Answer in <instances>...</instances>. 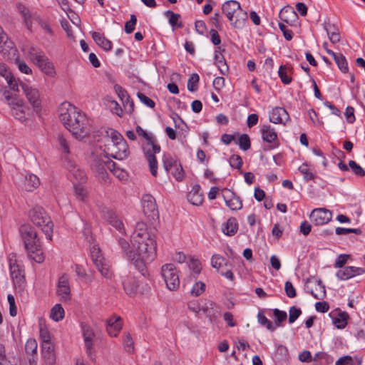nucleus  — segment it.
<instances>
[{
    "label": "nucleus",
    "instance_id": "5",
    "mask_svg": "<svg viewBox=\"0 0 365 365\" xmlns=\"http://www.w3.org/2000/svg\"><path fill=\"white\" fill-rule=\"evenodd\" d=\"M29 217L35 225L41 227L46 237L51 240L53 224L43 208L40 206L34 207L30 210Z\"/></svg>",
    "mask_w": 365,
    "mask_h": 365
},
{
    "label": "nucleus",
    "instance_id": "60",
    "mask_svg": "<svg viewBox=\"0 0 365 365\" xmlns=\"http://www.w3.org/2000/svg\"><path fill=\"white\" fill-rule=\"evenodd\" d=\"M335 232H336V234L338 235H346L349 233H355L356 235H361L362 232L360 229L344 228V227H336Z\"/></svg>",
    "mask_w": 365,
    "mask_h": 365
},
{
    "label": "nucleus",
    "instance_id": "50",
    "mask_svg": "<svg viewBox=\"0 0 365 365\" xmlns=\"http://www.w3.org/2000/svg\"><path fill=\"white\" fill-rule=\"evenodd\" d=\"M9 61H14L18 66L19 71L26 74H31L32 73L31 69L28 66V65L19 60V52L17 51V58L16 59H9Z\"/></svg>",
    "mask_w": 365,
    "mask_h": 365
},
{
    "label": "nucleus",
    "instance_id": "57",
    "mask_svg": "<svg viewBox=\"0 0 365 365\" xmlns=\"http://www.w3.org/2000/svg\"><path fill=\"white\" fill-rule=\"evenodd\" d=\"M107 135L109 136L113 143L115 145L118 141H121V140H123V135L118 133V131L113 130V129H109L106 131Z\"/></svg>",
    "mask_w": 365,
    "mask_h": 365
},
{
    "label": "nucleus",
    "instance_id": "4",
    "mask_svg": "<svg viewBox=\"0 0 365 365\" xmlns=\"http://www.w3.org/2000/svg\"><path fill=\"white\" fill-rule=\"evenodd\" d=\"M24 52L30 60L37 66L46 75L53 77L56 74L53 63L39 48L30 46L23 48Z\"/></svg>",
    "mask_w": 365,
    "mask_h": 365
},
{
    "label": "nucleus",
    "instance_id": "1",
    "mask_svg": "<svg viewBox=\"0 0 365 365\" xmlns=\"http://www.w3.org/2000/svg\"><path fill=\"white\" fill-rule=\"evenodd\" d=\"M133 251L128 254L130 260L143 276L148 275L147 264L156 257V242L148 233L138 232L132 237Z\"/></svg>",
    "mask_w": 365,
    "mask_h": 365
},
{
    "label": "nucleus",
    "instance_id": "52",
    "mask_svg": "<svg viewBox=\"0 0 365 365\" xmlns=\"http://www.w3.org/2000/svg\"><path fill=\"white\" fill-rule=\"evenodd\" d=\"M349 166L350 167L352 172L356 175H357L359 177H364L365 175L364 170L359 165H358L355 161L349 160Z\"/></svg>",
    "mask_w": 365,
    "mask_h": 365
},
{
    "label": "nucleus",
    "instance_id": "12",
    "mask_svg": "<svg viewBox=\"0 0 365 365\" xmlns=\"http://www.w3.org/2000/svg\"><path fill=\"white\" fill-rule=\"evenodd\" d=\"M0 53L5 59H16L17 48L14 43L9 40L6 34L0 26Z\"/></svg>",
    "mask_w": 365,
    "mask_h": 365
},
{
    "label": "nucleus",
    "instance_id": "42",
    "mask_svg": "<svg viewBox=\"0 0 365 365\" xmlns=\"http://www.w3.org/2000/svg\"><path fill=\"white\" fill-rule=\"evenodd\" d=\"M205 291V284L201 281L196 282L192 286L190 294L194 297L200 296Z\"/></svg>",
    "mask_w": 365,
    "mask_h": 365
},
{
    "label": "nucleus",
    "instance_id": "8",
    "mask_svg": "<svg viewBox=\"0 0 365 365\" xmlns=\"http://www.w3.org/2000/svg\"><path fill=\"white\" fill-rule=\"evenodd\" d=\"M222 12L226 15L229 21L231 22V24L235 28H242L244 21L247 19V12L243 13V17L242 21H240V19H236L233 21L234 14L235 13L240 11L242 12V9L240 4L235 0H230L225 1L222 6Z\"/></svg>",
    "mask_w": 365,
    "mask_h": 365
},
{
    "label": "nucleus",
    "instance_id": "49",
    "mask_svg": "<svg viewBox=\"0 0 365 365\" xmlns=\"http://www.w3.org/2000/svg\"><path fill=\"white\" fill-rule=\"evenodd\" d=\"M34 19L46 33L50 35L53 34V31L46 20L42 19L40 16H34Z\"/></svg>",
    "mask_w": 365,
    "mask_h": 365
},
{
    "label": "nucleus",
    "instance_id": "58",
    "mask_svg": "<svg viewBox=\"0 0 365 365\" xmlns=\"http://www.w3.org/2000/svg\"><path fill=\"white\" fill-rule=\"evenodd\" d=\"M137 96L139 98V100L140 101V102L143 103L146 106H148L150 108H153L155 107V102L151 98L146 96L145 94H143L140 92H138L137 93Z\"/></svg>",
    "mask_w": 365,
    "mask_h": 365
},
{
    "label": "nucleus",
    "instance_id": "19",
    "mask_svg": "<svg viewBox=\"0 0 365 365\" xmlns=\"http://www.w3.org/2000/svg\"><path fill=\"white\" fill-rule=\"evenodd\" d=\"M83 336L85 342L86 353L91 359H94V350L93 347V339L95 334L91 327L88 324L82 325Z\"/></svg>",
    "mask_w": 365,
    "mask_h": 365
},
{
    "label": "nucleus",
    "instance_id": "28",
    "mask_svg": "<svg viewBox=\"0 0 365 365\" xmlns=\"http://www.w3.org/2000/svg\"><path fill=\"white\" fill-rule=\"evenodd\" d=\"M42 356L45 362L48 365H53L56 361L54 348L51 343L42 344Z\"/></svg>",
    "mask_w": 365,
    "mask_h": 365
},
{
    "label": "nucleus",
    "instance_id": "55",
    "mask_svg": "<svg viewBox=\"0 0 365 365\" xmlns=\"http://www.w3.org/2000/svg\"><path fill=\"white\" fill-rule=\"evenodd\" d=\"M114 91L122 102H124V101H128V99L130 98L126 90L118 84L114 86Z\"/></svg>",
    "mask_w": 365,
    "mask_h": 365
},
{
    "label": "nucleus",
    "instance_id": "56",
    "mask_svg": "<svg viewBox=\"0 0 365 365\" xmlns=\"http://www.w3.org/2000/svg\"><path fill=\"white\" fill-rule=\"evenodd\" d=\"M137 23V18L135 15H130V21H126L125 24V32L126 34H131L134 29Z\"/></svg>",
    "mask_w": 365,
    "mask_h": 365
},
{
    "label": "nucleus",
    "instance_id": "15",
    "mask_svg": "<svg viewBox=\"0 0 365 365\" xmlns=\"http://www.w3.org/2000/svg\"><path fill=\"white\" fill-rule=\"evenodd\" d=\"M56 294L61 301L67 302L71 299V287L67 274H63L58 278Z\"/></svg>",
    "mask_w": 365,
    "mask_h": 365
},
{
    "label": "nucleus",
    "instance_id": "6",
    "mask_svg": "<svg viewBox=\"0 0 365 365\" xmlns=\"http://www.w3.org/2000/svg\"><path fill=\"white\" fill-rule=\"evenodd\" d=\"M2 96L11 108L12 115L21 122H24L26 117L23 100L16 95L13 96L6 88L2 91Z\"/></svg>",
    "mask_w": 365,
    "mask_h": 365
},
{
    "label": "nucleus",
    "instance_id": "48",
    "mask_svg": "<svg viewBox=\"0 0 365 365\" xmlns=\"http://www.w3.org/2000/svg\"><path fill=\"white\" fill-rule=\"evenodd\" d=\"M37 342L34 339H29L25 344V351L28 354H36Z\"/></svg>",
    "mask_w": 365,
    "mask_h": 365
},
{
    "label": "nucleus",
    "instance_id": "25",
    "mask_svg": "<svg viewBox=\"0 0 365 365\" xmlns=\"http://www.w3.org/2000/svg\"><path fill=\"white\" fill-rule=\"evenodd\" d=\"M106 156H96L94 158L92 163L91 168L96 171L98 175H101L103 179L106 180V178L108 176L106 172Z\"/></svg>",
    "mask_w": 365,
    "mask_h": 365
},
{
    "label": "nucleus",
    "instance_id": "47",
    "mask_svg": "<svg viewBox=\"0 0 365 365\" xmlns=\"http://www.w3.org/2000/svg\"><path fill=\"white\" fill-rule=\"evenodd\" d=\"M230 165L232 168L240 170L243 165L242 158L239 155H232L229 160Z\"/></svg>",
    "mask_w": 365,
    "mask_h": 365
},
{
    "label": "nucleus",
    "instance_id": "46",
    "mask_svg": "<svg viewBox=\"0 0 365 365\" xmlns=\"http://www.w3.org/2000/svg\"><path fill=\"white\" fill-rule=\"evenodd\" d=\"M199 80L200 77L198 74H192L187 82V89L191 92L196 91L197 90V83L199 82Z\"/></svg>",
    "mask_w": 365,
    "mask_h": 365
},
{
    "label": "nucleus",
    "instance_id": "35",
    "mask_svg": "<svg viewBox=\"0 0 365 365\" xmlns=\"http://www.w3.org/2000/svg\"><path fill=\"white\" fill-rule=\"evenodd\" d=\"M220 48L219 47L215 51V63L217 66L220 73L222 75H227L229 71V68H228V66L226 63V61H225L224 56L222 55L221 52L218 50Z\"/></svg>",
    "mask_w": 365,
    "mask_h": 365
},
{
    "label": "nucleus",
    "instance_id": "21",
    "mask_svg": "<svg viewBox=\"0 0 365 365\" xmlns=\"http://www.w3.org/2000/svg\"><path fill=\"white\" fill-rule=\"evenodd\" d=\"M365 273V269L354 266H348L343 269L336 272V276L340 280H347L357 275H361Z\"/></svg>",
    "mask_w": 365,
    "mask_h": 365
},
{
    "label": "nucleus",
    "instance_id": "3",
    "mask_svg": "<svg viewBox=\"0 0 365 365\" xmlns=\"http://www.w3.org/2000/svg\"><path fill=\"white\" fill-rule=\"evenodd\" d=\"M19 233L28 257L37 263L43 262L41 243L36 230L31 225L25 224L20 227Z\"/></svg>",
    "mask_w": 365,
    "mask_h": 365
},
{
    "label": "nucleus",
    "instance_id": "45",
    "mask_svg": "<svg viewBox=\"0 0 365 365\" xmlns=\"http://www.w3.org/2000/svg\"><path fill=\"white\" fill-rule=\"evenodd\" d=\"M299 171L303 175V178L306 181L314 180L315 175L309 171L307 164L304 163L299 167Z\"/></svg>",
    "mask_w": 365,
    "mask_h": 365
},
{
    "label": "nucleus",
    "instance_id": "33",
    "mask_svg": "<svg viewBox=\"0 0 365 365\" xmlns=\"http://www.w3.org/2000/svg\"><path fill=\"white\" fill-rule=\"evenodd\" d=\"M292 70L293 68L289 64L279 66L278 75L283 83L288 85L292 82V79L290 74L292 73Z\"/></svg>",
    "mask_w": 365,
    "mask_h": 365
},
{
    "label": "nucleus",
    "instance_id": "61",
    "mask_svg": "<svg viewBox=\"0 0 365 365\" xmlns=\"http://www.w3.org/2000/svg\"><path fill=\"white\" fill-rule=\"evenodd\" d=\"M317 284L319 286V291H320V294H317L316 293H314L313 291L311 292V294L315 298V299H322L325 297L326 296V289H325V286L324 284H323V282H322L321 279H319L317 281Z\"/></svg>",
    "mask_w": 365,
    "mask_h": 365
},
{
    "label": "nucleus",
    "instance_id": "64",
    "mask_svg": "<svg viewBox=\"0 0 365 365\" xmlns=\"http://www.w3.org/2000/svg\"><path fill=\"white\" fill-rule=\"evenodd\" d=\"M279 28L283 33V36L287 41H291L293 38V32L289 30L283 23H279Z\"/></svg>",
    "mask_w": 365,
    "mask_h": 365
},
{
    "label": "nucleus",
    "instance_id": "27",
    "mask_svg": "<svg viewBox=\"0 0 365 365\" xmlns=\"http://www.w3.org/2000/svg\"><path fill=\"white\" fill-rule=\"evenodd\" d=\"M262 138L264 141L268 143H273L274 147L278 145L277 134L274 129L269 125H264L261 128Z\"/></svg>",
    "mask_w": 365,
    "mask_h": 365
},
{
    "label": "nucleus",
    "instance_id": "32",
    "mask_svg": "<svg viewBox=\"0 0 365 365\" xmlns=\"http://www.w3.org/2000/svg\"><path fill=\"white\" fill-rule=\"evenodd\" d=\"M123 289L127 294L133 296L135 294L138 285L134 277L128 276L123 281Z\"/></svg>",
    "mask_w": 365,
    "mask_h": 365
},
{
    "label": "nucleus",
    "instance_id": "22",
    "mask_svg": "<svg viewBox=\"0 0 365 365\" xmlns=\"http://www.w3.org/2000/svg\"><path fill=\"white\" fill-rule=\"evenodd\" d=\"M329 316L332 319V323L337 329H344L347 325L349 314L346 312L336 309L331 312Z\"/></svg>",
    "mask_w": 365,
    "mask_h": 365
},
{
    "label": "nucleus",
    "instance_id": "9",
    "mask_svg": "<svg viewBox=\"0 0 365 365\" xmlns=\"http://www.w3.org/2000/svg\"><path fill=\"white\" fill-rule=\"evenodd\" d=\"M161 274L170 291L177 290L180 287L178 271L173 264H165L161 267Z\"/></svg>",
    "mask_w": 365,
    "mask_h": 365
},
{
    "label": "nucleus",
    "instance_id": "37",
    "mask_svg": "<svg viewBox=\"0 0 365 365\" xmlns=\"http://www.w3.org/2000/svg\"><path fill=\"white\" fill-rule=\"evenodd\" d=\"M40 185V180L39 178L34 175V174H29L26 176L25 178V189L27 191H32L34 189L38 187Z\"/></svg>",
    "mask_w": 365,
    "mask_h": 365
},
{
    "label": "nucleus",
    "instance_id": "43",
    "mask_svg": "<svg viewBox=\"0 0 365 365\" xmlns=\"http://www.w3.org/2000/svg\"><path fill=\"white\" fill-rule=\"evenodd\" d=\"M238 144L242 150H247L251 147V143L250 137L247 134H242L240 136L238 140Z\"/></svg>",
    "mask_w": 365,
    "mask_h": 365
},
{
    "label": "nucleus",
    "instance_id": "30",
    "mask_svg": "<svg viewBox=\"0 0 365 365\" xmlns=\"http://www.w3.org/2000/svg\"><path fill=\"white\" fill-rule=\"evenodd\" d=\"M69 163L70 165H68V169L75 180L79 184L86 182L87 177L85 171L79 168L76 165L72 163Z\"/></svg>",
    "mask_w": 365,
    "mask_h": 365
},
{
    "label": "nucleus",
    "instance_id": "16",
    "mask_svg": "<svg viewBox=\"0 0 365 365\" xmlns=\"http://www.w3.org/2000/svg\"><path fill=\"white\" fill-rule=\"evenodd\" d=\"M222 197L225 204L232 210H239L242 207V202L240 197L231 190L224 188L222 190Z\"/></svg>",
    "mask_w": 365,
    "mask_h": 365
},
{
    "label": "nucleus",
    "instance_id": "2",
    "mask_svg": "<svg viewBox=\"0 0 365 365\" xmlns=\"http://www.w3.org/2000/svg\"><path fill=\"white\" fill-rule=\"evenodd\" d=\"M59 119L77 139H83L90 133V123L87 116L73 105H62Z\"/></svg>",
    "mask_w": 365,
    "mask_h": 365
},
{
    "label": "nucleus",
    "instance_id": "44",
    "mask_svg": "<svg viewBox=\"0 0 365 365\" xmlns=\"http://www.w3.org/2000/svg\"><path fill=\"white\" fill-rule=\"evenodd\" d=\"M165 16L169 19V23L172 26H178V27H182V25L181 23L178 24V21L180 18V15L178 14H175L174 12L168 10L165 11Z\"/></svg>",
    "mask_w": 365,
    "mask_h": 365
},
{
    "label": "nucleus",
    "instance_id": "14",
    "mask_svg": "<svg viewBox=\"0 0 365 365\" xmlns=\"http://www.w3.org/2000/svg\"><path fill=\"white\" fill-rule=\"evenodd\" d=\"M141 204L143 211L145 215L152 218L158 216L159 213L157 204L153 195L150 194H144L142 196Z\"/></svg>",
    "mask_w": 365,
    "mask_h": 365
},
{
    "label": "nucleus",
    "instance_id": "20",
    "mask_svg": "<svg viewBox=\"0 0 365 365\" xmlns=\"http://www.w3.org/2000/svg\"><path fill=\"white\" fill-rule=\"evenodd\" d=\"M9 269L11 277L15 285L19 284L21 286L24 282V269L23 267L19 264L16 260H9Z\"/></svg>",
    "mask_w": 365,
    "mask_h": 365
},
{
    "label": "nucleus",
    "instance_id": "23",
    "mask_svg": "<svg viewBox=\"0 0 365 365\" xmlns=\"http://www.w3.org/2000/svg\"><path fill=\"white\" fill-rule=\"evenodd\" d=\"M122 329L121 318L113 315L106 320V329L110 336H118Z\"/></svg>",
    "mask_w": 365,
    "mask_h": 365
},
{
    "label": "nucleus",
    "instance_id": "39",
    "mask_svg": "<svg viewBox=\"0 0 365 365\" xmlns=\"http://www.w3.org/2000/svg\"><path fill=\"white\" fill-rule=\"evenodd\" d=\"M257 319H258V322L262 325V326H264L266 327V328L271 331H274L275 330V327L274 325L272 324V322L271 321H269L266 317L265 315L264 314V313L262 312H258V314H257Z\"/></svg>",
    "mask_w": 365,
    "mask_h": 365
},
{
    "label": "nucleus",
    "instance_id": "17",
    "mask_svg": "<svg viewBox=\"0 0 365 365\" xmlns=\"http://www.w3.org/2000/svg\"><path fill=\"white\" fill-rule=\"evenodd\" d=\"M101 215L106 221H107L120 233H125L122 221L118 219V216L112 210L108 207L103 208L101 210Z\"/></svg>",
    "mask_w": 365,
    "mask_h": 365
},
{
    "label": "nucleus",
    "instance_id": "7",
    "mask_svg": "<svg viewBox=\"0 0 365 365\" xmlns=\"http://www.w3.org/2000/svg\"><path fill=\"white\" fill-rule=\"evenodd\" d=\"M160 150V146L155 138L149 139L143 145V153L148 162L150 173L154 177H156L158 173V162L155 154L159 153Z\"/></svg>",
    "mask_w": 365,
    "mask_h": 365
},
{
    "label": "nucleus",
    "instance_id": "29",
    "mask_svg": "<svg viewBox=\"0 0 365 365\" xmlns=\"http://www.w3.org/2000/svg\"><path fill=\"white\" fill-rule=\"evenodd\" d=\"M91 36L93 41L104 51H109L112 48V42L106 38L104 34L96 31H92Z\"/></svg>",
    "mask_w": 365,
    "mask_h": 365
},
{
    "label": "nucleus",
    "instance_id": "53",
    "mask_svg": "<svg viewBox=\"0 0 365 365\" xmlns=\"http://www.w3.org/2000/svg\"><path fill=\"white\" fill-rule=\"evenodd\" d=\"M301 314L302 311L299 308L294 306L291 307L289 310V322L290 324L294 323Z\"/></svg>",
    "mask_w": 365,
    "mask_h": 365
},
{
    "label": "nucleus",
    "instance_id": "24",
    "mask_svg": "<svg viewBox=\"0 0 365 365\" xmlns=\"http://www.w3.org/2000/svg\"><path fill=\"white\" fill-rule=\"evenodd\" d=\"M289 119L287 111L282 107H276L269 114V120L273 123L284 124Z\"/></svg>",
    "mask_w": 365,
    "mask_h": 365
},
{
    "label": "nucleus",
    "instance_id": "40",
    "mask_svg": "<svg viewBox=\"0 0 365 365\" xmlns=\"http://www.w3.org/2000/svg\"><path fill=\"white\" fill-rule=\"evenodd\" d=\"M334 61L339 68V70L343 73H347L349 71L348 63L346 61V59L345 56L339 53L336 57L334 58Z\"/></svg>",
    "mask_w": 365,
    "mask_h": 365
},
{
    "label": "nucleus",
    "instance_id": "62",
    "mask_svg": "<svg viewBox=\"0 0 365 365\" xmlns=\"http://www.w3.org/2000/svg\"><path fill=\"white\" fill-rule=\"evenodd\" d=\"M284 290L287 296L289 298H294L297 295L296 289L294 287L292 283L289 281H287L285 282Z\"/></svg>",
    "mask_w": 365,
    "mask_h": 365
},
{
    "label": "nucleus",
    "instance_id": "54",
    "mask_svg": "<svg viewBox=\"0 0 365 365\" xmlns=\"http://www.w3.org/2000/svg\"><path fill=\"white\" fill-rule=\"evenodd\" d=\"M58 143L60 147V149L63 153L66 154L70 153V146L68 140L62 135H58Z\"/></svg>",
    "mask_w": 365,
    "mask_h": 365
},
{
    "label": "nucleus",
    "instance_id": "38",
    "mask_svg": "<svg viewBox=\"0 0 365 365\" xmlns=\"http://www.w3.org/2000/svg\"><path fill=\"white\" fill-rule=\"evenodd\" d=\"M64 309L61 304H56L51 309L50 317L55 322H59L64 317Z\"/></svg>",
    "mask_w": 365,
    "mask_h": 365
},
{
    "label": "nucleus",
    "instance_id": "51",
    "mask_svg": "<svg viewBox=\"0 0 365 365\" xmlns=\"http://www.w3.org/2000/svg\"><path fill=\"white\" fill-rule=\"evenodd\" d=\"M118 241V245H120V247L122 250V252L124 253L126 258L128 259V254L129 252H133V247H131L129 242L123 238L119 237Z\"/></svg>",
    "mask_w": 365,
    "mask_h": 365
},
{
    "label": "nucleus",
    "instance_id": "59",
    "mask_svg": "<svg viewBox=\"0 0 365 365\" xmlns=\"http://www.w3.org/2000/svg\"><path fill=\"white\" fill-rule=\"evenodd\" d=\"M188 267L195 274H198L202 269L201 264L198 259H190L188 262Z\"/></svg>",
    "mask_w": 365,
    "mask_h": 365
},
{
    "label": "nucleus",
    "instance_id": "10",
    "mask_svg": "<svg viewBox=\"0 0 365 365\" xmlns=\"http://www.w3.org/2000/svg\"><path fill=\"white\" fill-rule=\"evenodd\" d=\"M91 255L96 268L102 276L106 279H110L113 276V272L110 270V265L101 254L100 249L93 246L91 250Z\"/></svg>",
    "mask_w": 365,
    "mask_h": 365
},
{
    "label": "nucleus",
    "instance_id": "34",
    "mask_svg": "<svg viewBox=\"0 0 365 365\" xmlns=\"http://www.w3.org/2000/svg\"><path fill=\"white\" fill-rule=\"evenodd\" d=\"M238 230V224L235 217H230L227 221L222 224V230L227 236L234 235Z\"/></svg>",
    "mask_w": 365,
    "mask_h": 365
},
{
    "label": "nucleus",
    "instance_id": "11",
    "mask_svg": "<svg viewBox=\"0 0 365 365\" xmlns=\"http://www.w3.org/2000/svg\"><path fill=\"white\" fill-rule=\"evenodd\" d=\"M212 267L227 279L232 281L234 274L232 272V264L220 255H214L211 258Z\"/></svg>",
    "mask_w": 365,
    "mask_h": 365
},
{
    "label": "nucleus",
    "instance_id": "36",
    "mask_svg": "<svg viewBox=\"0 0 365 365\" xmlns=\"http://www.w3.org/2000/svg\"><path fill=\"white\" fill-rule=\"evenodd\" d=\"M297 17V13L291 8H283L279 13L280 19L287 24H290Z\"/></svg>",
    "mask_w": 365,
    "mask_h": 365
},
{
    "label": "nucleus",
    "instance_id": "41",
    "mask_svg": "<svg viewBox=\"0 0 365 365\" xmlns=\"http://www.w3.org/2000/svg\"><path fill=\"white\" fill-rule=\"evenodd\" d=\"M273 314L275 317V328L280 326V324L284 322L287 318V312L278 309H273Z\"/></svg>",
    "mask_w": 365,
    "mask_h": 365
},
{
    "label": "nucleus",
    "instance_id": "13",
    "mask_svg": "<svg viewBox=\"0 0 365 365\" xmlns=\"http://www.w3.org/2000/svg\"><path fill=\"white\" fill-rule=\"evenodd\" d=\"M21 86L28 101L32 106L34 110L38 113L41 110V101L40 99L38 91L36 88L30 87L24 83H21Z\"/></svg>",
    "mask_w": 365,
    "mask_h": 365
},
{
    "label": "nucleus",
    "instance_id": "63",
    "mask_svg": "<svg viewBox=\"0 0 365 365\" xmlns=\"http://www.w3.org/2000/svg\"><path fill=\"white\" fill-rule=\"evenodd\" d=\"M350 257L349 255L341 254L336 258L334 267L335 268H341L346 263L348 259Z\"/></svg>",
    "mask_w": 365,
    "mask_h": 365
},
{
    "label": "nucleus",
    "instance_id": "31",
    "mask_svg": "<svg viewBox=\"0 0 365 365\" xmlns=\"http://www.w3.org/2000/svg\"><path fill=\"white\" fill-rule=\"evenodd\" d=\"M200 187L195 185L187 195V200L193 205H200L203 202V195L200 192Z\"/></svg>",
    "mask_w": 365,
    "mask_h": 365
},
{
    "label": "nucleus",
    "instance_id": "26",
    "mask_svg": "<svg viewBox=\"0 0 365 365\" xmlns=\"http://www.w3.org/2000/svg\"><path fill=\"white\" fill-rule=\"evenodd\" d=\"M113 150L114 153L112 154V157L118 160L125 159L129 155L128 145L125 139L113 145Z\"/></svg>",
    "mask_w": 365,
    "mask_h": 365
},
{
    "label": "nucleus",
    "instance_id": "18",
    "mask_svg": "<svg viewBox=\"0 0 365 365\" xmlns=\"http://www.w3.org/2000/svg\"><path fill=\"white\" fill-rule=\"evenodd\" d=\"M309 217L316 225H321L328 223L331 220L332 214L325 208H317L312 211Z\"/></svg>",
    "mask_w": 365,
    "mask_h": 365
}]
</instances>
